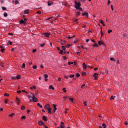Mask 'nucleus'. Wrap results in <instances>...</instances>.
<instances>
[{
  "label": "nucleus",
  "instance_id": "nucleus-1",
  "mask_svg": "<svg viewBox=\"0 0 128 128\" xmlns=\"http://www.w3.org/2000/svg\"><path fill=\"white\" fill-rule=\"evenodd\" d=\"M76 6L75 8H76V10H79L80 11L84 10H82V8H80V6L82 4L80 2H77L76 1L75 2Z\"/></svg>",
  "mask_w": 128,
  "mask_h": 128
},
{
  "label": "nucleus",
  "instance_id": "nucleus-2",
  "mask_svg": "<svg viewBox=\"0 0 128 128\" xmlns=\"http://www.w3.org/2000/svg\"><path fill=\"white\" fill-rule=\"evenodd\" d=\"M58 110V108H56V105H53V112L54 113Z\"/></svg>",
  "mask_w": 128,
  "mask_h": 128
},
{
  "label": "nucleus",
  "instance_id": "nucleus-3",
  "mask_svg": "<svg viewBox=\"0 0 128 128\" xmlns=\"http://www.w3.org/2000/svg\"><path fill=\"white\" fill-rule=\"evenodd\" d=\"M77 12L76 14V16H80V14H81V12H83V10H77Z\"/></svg>",
  "mask_w": 128,
  "mask_h": 128
},
{
  "label": "nucleus",
  "instance_id": "nucleus-4",
  "mask_svg": "<svg viewBox=\"0 0 128 128\" xmlns=\"http://www.w3.org/2000/svg\"><path fill=\"white\" fill-rule=\"evenodd\" d=\"M98 74H94V78L95 80H98Z\"/></svg>",
  "mask_w": 128,
  "mask_h": 128
},
{
  "label": "nucleus",
  "instance_id": "nucleus-5",
  "mask_svg": "<svg viewBox=\"0 0 128 128\" xmlns=\"http://www.w3.org/2000/svg\"><path fill=\"white\" fill-rule=\"evenodd\" d=\"M20 24H26V22H24V20H20Z\"/></svg>",
  "mask_w": 128,
  "mask_h": 128
},
{
  "label": "nucleus",
  "instance_id": "nucleus-6",
  "mask_svg": "<svg viewBox=\"0 0 128 128\" xmlns=\"http://www.w3.org/2000/svg\"><path fill=\"white\" fill-rule=\"evenodd\" d=\"M39 126H45L46 124H44V122H42V121H40L38 123Z\"/></svg>",
  "mask_w": 128,
  "mask_h": 128
},
{
  "label": "nucleus",
  "instance_id": "nucleus-7",
  "mask_svg": "<svg viewBox=\"0 0 128 128\" xmlns=\"http://www.w3.org/2000/svg\"><path fill=\"white\" fill-rule=\"evenodd\" d=\"M16 102L18 105H20V100L18 98H16Z\"/></svg>",
  "mask_w": 128,
  "mask_h": 128
},
{
  "label": "nucleus",
  "instance_id": "nucleus-8",
  "mask_svg": "<svg viewBox=\"0 0 128 128\" xmlns=\"http://www.w3.org/2000/svg\"><path fill=\"white\" fill-rule=\"evenodd\" d=\"M82 15L83 16H86L87 18H88V16H89L88 13V12L83 13L82 14Z\"/></svg>",
  "mask_w": 128,
  "mask_h": 128
},
{
  "label": "nucleus",
  "instance_id": "nucleus-9",
  "mask_svg": "<svg viewBox=\"0 0 128 128\" xmlns=\"http://www.w3.org/2000/svg\"><path fill=\"white\" fill-rule=\"evenodd\" d=\"M44 78H45V82H48V75L45 74Z\"/></svg>",
  "mask_w": 128,
  "mask_h": 128
},
{
  "label": "nucleus",
  "instance_id": "nucleus-10",
  "mask_svg": "<svg viewBox=\"0 0 128 128\" xmlns=\"http://www.w3.org/2000/svg\"><path fill=\"white\" fill-rule=\"evenodd\" d=\"M36 96L34 94H31L29 96V98H33Z\"/></svg>",
  "mask_w": 128,
  "mask_h": 128
},
{
  "label": "nucleus",
  "instance_id": "nucleus-11",
  "mask_svg": "<svg viewBox=\"0 0 128 128\" xmlns=\"http://www.w3.org/2000/svg\"><path fill=\"white\" fill-rule=\"evenodd\" d=\"M33 102H38V98H36V96L34 97V98L32 99Z\"/></svg>",
  "mask_w": 128,
  "mask_h": 128
},
{
  "label": "nucleus",
  "instance_id": "nucleus-12",
  "mask_svg": "<svg viewBox=\"0 0 128 128\" xmlns=\"http://www.w3.org/2000/svg\"><path fill=\"white\" fill-rule=\"evenodd\" d=\"M50 108V104H47L46 106H45V108L46 110H48V108Z\"/></svg>",
  "mask_w": 128,
  "mask_h": 128
},
{
  "label": "nucleus",
  "instance_id": "nucleus-13",
  "mask_svg": "<svg viewBox=\"0 0 128 128\" xmlns=\"http://www.w3.org/2000/svg\"><path fill=\"white\" fill-rule=\"evenodd\" d=\"M60 128H64V123L62 122L61 126H60Z\"/></svg>",
  "mask_w": 128,
  "mask_h": 128
},
{
  "label": "nucleus",
  "instance_id": "nucleus-14",
  "mask_svg": "<svg viewBox=\"0 0 128 128\" xmlns=\"http://www.w3.org/2000/svg\"><path fill=\"white\" fill-rule=\"evenodd\" d=\"M44 36H46V38H50V34L48 33H46L44 34Z\"/></svg>",
  "mask_w": 128,
  "mask_h": 128
},
{
  "label": "nucleus",
  "instance_id": "nucleus-15",
  "mask_svg": "<svg viewBox=\"0 0 128 128\" xmlns=\"http://www.w3.org/2000/svg\"><path fill=\"white\" fill-rule=\"evenodd\" d=\"M48 110V112L49 114H52V108H49Z\"/></svg>",
  "mask_w": 128,
  "mask_h": 128
},
{
  "label": "nucleus",
  "instance_id": "nucleus-16",
  "mask_svg": "<svg viewBox=\"0 0 128 128\" xmlns=\"http://www.w3.org/2000/svg\"><path fill=\"white\" fill-rule=\"evenodd\" d=\"M100 23L102 24L104 26H106V24H104V22L102 20H100Z\"/></svg>",
  "mask_w": 128,
  "mask_h": 128
},
{
  "label": "nucleus",
  "instance_id": "nucleus-17",
  "mask_svg": "<svg viewBox=\"0 0 128 128\" xmlns=\"http://www.w3.org/2000/svg\"><path fill=\"white\" fill-rule=\"evenodd\" d=\"M16 80H20L22 78V76L20 75H18L17 76H16Z\"/></svg>",
  "mask_w": 128,
  "mask_h": 128
},
{
  "label": "nucleus",
  "instance_id": "nucleus-18",
  "mask_svg": "<svg viewBox=\"0 0 128 128\" xmlns=\"http://www.w3.org/2000/svg\"><path fill=\"white\" fill-rule=\"evenodd\" d=\"M48 6H50L53 4V2H48Z\"/></svg>",
  "mask_w": 128,
  "mask_h": 128
},
{
  "label": "nucleus",
  "instance_id": "nucleus-19",
  "mask_svg": "<svg viewBox=\"0 0 128 128\" xmlns=\"http://www.w3.org/2000/svg\"><path fill=\"white\" fill-rule=\"evenodd\" d=\"M43 120H44V122H48V118H46V116H43Z\"/></svg>",
  "mask_w": 128,
  "mask_h": 128
},
{
  "label": "nucleus",
  "instance_id": "nucleus-20",
  "mask_svg": "<svg viewBox=\"0 0 128 128\" xmlns=\"http://www.w3.org/2000/svg\"><path fill=\"white\" fill-rule=\"evenodd\" d=\"M98 44H99V46H102V44H104V42H102V41H99L98 42Z\"/></svg>",
  "mask_w": 128,
  "mask_h": 128
},
{
  "label": "nucleus",
  "instance_id": "nucleus-21",
  "mask_svg": "<svg viewBox=\"0 0 128 128\" xmlns=\"http://www.w3.org/2000/svg\"><path fill=\"white\" fill-rule=\"evenodd\" d=\"M30 88V90H33L34 89V90H36V86H34L33 87H31Z\"/></svg>",
  "mask_w": 128,
  "mask_h": 128
},
{
  "label": "nucleus",
  "instance_id": "nucleus-22",
  "mask_svg": "<svg viewBox=\"0 0 128 128\" xmlns=\"http://www.w3.org/2000/svg\"><path fill=\"white\" fill-rule=\"evenodd\" d=\"M76 36H69L68 40H72V38H74Z\"/></svg>",
  "mask_w": 128,
  "mask_h": 128
},
{
  "label": "nucleus",
  "instance_id": "nucleus-23",
  "mask_svg": "<svg viewBox=\"0 0 128 128\" xmlns=\"http://www.w3.org/2000/svg\"><path fill=\"white\" fill-rule=\"evenodd\" d=\"M50 90H54V86H50Z\"/></svg>",
  "mask_w": 128,
  "mask_h": 128
},
{
  "label": "nucleus",
  "instance_id": "nucleus-24",
  "mask_svg": "<svg viewBox=\"0 0 128 128\" xmlns=\"http://www.w3.org/2000/svg\"><path fill=\"white\" fill-rule=\"evenodd\" d=\"M21 110H26V106H22V107H21Z\"/></svg>",
  "mask_w": 128,
  "mask_h": 128
},
{
  "label": "nucleus",
  "instance_id": "nucleus-25",
  "mask_svg": "<svg viewBox=\"0 0 128 128\" xmlns=\"http://www.w3.org/2000/svg\"><path fill=\"white\" fill-rule=\"evenodd\" d=\"M60 54H62V56H64V50H60Z\"/></svg>",
  "mask_w": 128,
  "mask_h": 128
},
{
  "label": "nucleus",
  "instance_id": "nucleus-26",
  "mask_svg": "<svg viewBox=\"0 0 128 128\" xmlns=\"http://www.w3.org/2000/svg\"><path fill=\"white\" fill-rule=\"evenodd\" d=\"M38 106H39V108H42V106L40 105V103L38 104Z\"/></svg>",
  "mask_w": 128,
  "mask_h": 128
},
{
  "label": "nucleus",
  "instance_id": "nucleus-27",
  "mask_svg": "<svg viewBox=\"0 0 128 128\" xmlns=\"http://www.w3.org/2000/svg\"><path fill=\"white\" fill-rule=\"evenodd\" d=\"M24 14H30V12L28 10H26L24 12Z\"/></svg>",
  "mask_w": 128,
  "mask_h": 128
},
{
  "label": "nucleus",
  "instance_id": "nucleus-28",
  "mask_svg": "<svg viewBox=\"0 0 128 128\" xmlns=\"http://www.w3.org/2000/svg\"><path fill=\"white\" fill-rule=\"evenodd\" d=\"M87 66H86V65H85V66H84V70H86Z\"/></svg>",
  "mask_w": 128,
  "mask_h": 128
},
{
  "label": "nucleus",
  "instance_id": "nucleus-29",
  "mask_svg": "<svg viewBox=\"0 0 128 128\" xmlns=\"http://www.w3.org/2000/svg\"><path fill=\"white\" fill-rule=\"evenodd\" d=\"M8 44H10V46H12V42L9 41L8 43Z\"/></svg>",
  "mask_w": 128,
  "mask_h": 128
},
{
  "label": "nucleus",
  "instance_id": "nucleus-30",
  "mask_svg": "<svg viewBox=\"0 0 128 128\" xmlns=\"http://www.w3.org/2000/svg\"><path fill=\"white\" fill-rule=\"evenodd\" d=\"M66 46L67 48H70V46H72V44H69L67 45Z\"/></svg>",
  "mask_w": 128,
  "mask_h": 128
},
{
  "label": "nucleus",
  "instance_id": "nucleus-31",
  "mask_svg": "<svg viewBox=\"0 0 128 128\" xmlns=\"http://www.w3.org/2000/svg\"><path fill=\"white\" fill-rule=\"evenodd\" d=\"M8 16V14L6 12H4V18H7Z\"/></svg>",
  "mask_w": 128,
  "mask_h": 128
},
{
  "label": "nucleus",
  "instance_id": "nucleus-32",
  "mask_svg": "<svg viewBox=\"0 0 128 128\" xmlns=\"http://www.w3.org/2000/svg\"><path fill=\"white\" fill-rule=\"evenodd\" d=\"M69 100H70V102H74V98H70L69 99Z\"/></svg>",
  "mask_w": 128,
  "mask_h": 128
},
{
  "label": "nucleus",
  "instance_id": "nucleus-33",
  "mask_svg": "<svg viewBox=\"0 0 128 128\" xmlns=\"http://www.w3.org/2000/svg\"><path fill=\"white\" fill-rule=\"evenodd\" d=\"M73 20H74V22H78V19H74Z\"/></svg>",
  "mask_w": 128,
  "mask_h": 128
},
{
  "label": "nucleus",
  "instance_id": "nucleus-34",
  "mask_svg": "<svg viewBox=\"0 0 128 128\" xmlns=\"http://www.w3.org/2000/svg\"><path fill=\"white\" fill-rule=\"evenodd\" d=\"M22 68H26V64H23Z\"/></svg>",
  "mask_w": 128,
  "mask_h": 128
},
{
  "label": "nucleus",
  "instance_id": "nucleus-35",
  "mask_svg": "<svg viewBox=\"0 0 128 128\" xmlns=\"http://www.w3.org/2000/svg\"><path fill=\"white\" fill-rule=\"evenodd\" d=\"M93 46H94L95 48H98V45L97 44H96Z\"/></svg>",
  "mask_w": 128,
  "mask_h": 128
},
{
  "label": "nucleus",
  "instance_id": "nucleus-36",
  "mask_svg": "<svg viewBox=\"0 0 128 128\" xmlns=\"http://www.w3.org/2000/svg\"><path fill=\"white\" fill-rule=\"evenodd\" d=\"M14 114H12L10 115V118H14Z\"/></svg>",
  "mask_w": 128,
  "mask_h": 128
},
{
  "label": "nucleus",
  "instance_id": "nucleus-37",
  "mask_svg": "<svg viewBox=\"0 0 128 128\" xmlns=\"http://www.w3.org/2000/svg\"><path fill=\"white\" fill-rule=\"evenodd\" d=\"M34 70H36L38 68V66H33Z\"/></svg>",
  "mask_w": 128,
  "mask_h": 128
},
{
  "label": "nucleus",
  "instance_id": "nucleus-38",
  "mask_svg": "<svg viewBox=\"0 0 128 128\" xmlns=\"http://www.w3.org/2000/svg\"><path fill=\"white\" fill-rule=\"evenodd\" d=\"M45 46H46V44H40V46H42V48H44Z\"/></svg>",
  "mask_w": 128,
  "mask_h": 128
},
{
  "label": "nucleus",
  "instance_id": "nucleus-39",
  "mask_svg": "<svg viewBox=\"0 0 128 128\" xmlns=\"http://www.w3.org/2000/svg\"><path fill=\"white\" fill-rule=\"evenodd\" d=\"M15 4H20V2H18V0H16L15 1Z\"/></svg>",
  "mask_w": 128,
  "mask_h": 128
},
{
  "label": "nucleus",
  "instance_id": "nucleus-40",
  "mask_svg": "<svg viewBox=\"0 0 128 128\" xmlns=\"http://www.w3.org/2000/svg\"><path fill=\"white\" fill-rule=\"evenodd\" d=\"M69 78H74V75L72 74L70 76H69Z\"/></svg>",
  "mask_w": 128,
  "mask_h": 128
},
{
  "label": "nucleus",
  "instance_id": "nucleus-41",
  "mask_svg": "<svg viewBox=\"0 0 128 128\" xmlns=\"http://www.w3.org/2000/svg\"><path fill=\"white\" fill-rule=\"evenodd\" d=\"M86 72H83L82 73V76H86Z\"/></svg>",
  "mask_w": 128,
  "mask_h": 128
},
{
  "label": "nucleus",
  "instance_id": "nucleus-42",
  "mask_svg": "<svg viewBox=\"0 0 128 128\" xmlns=\"http://www.w3.org/2000/svg\"><path fill=\"white\" fill-rule=\"evenodd\" d=\"M110 60L111 62H116V60H114V58H111Z\"/></svg>",
  "mask_w": 128,
  "mask_h": 128
},
{
  "label": "nucleus",
  "instance_id": "nucleus-43",
  "mask_svg": "<svg viewBox=\"0 0 128 128\" xmlns=\"http://www.w3.org/2000/svg\"><path fill=\"white\" fill-rule=\"evenodd\" d=\"M62 48L64 50H66V48L64 46H62Z\"/></svg>",
  "mask_w": 128,
  "mask_h": 128
},
{
  "label": "nucleus",
  "instance_id": "nucleus-44",
  "mask_svg": "<svg viewBox=\"0 0 128 128\" xmlns=\"http://www.w3.org/2000/svg\"><path fill=\"white\" fill-rule=\"evenodd\" d=\"M116 96H111V100H114V98H116Z\"/></svg>",
  "mask_w": 128,
  "mask_h": 128
},
{
  "label": "nucleus",
  "instance_id": "nucleus-45",
  "mask_svg": "<svg viewBox=\"0 0 128 128\" xmlns=\"http://www.w3.org/2000/svg\"><path fill=\"white\" fill-rule=\"evenodd\" d=\"M4 102H5V104H8V100L6 99V100H4Z\"/></svg>",
  "mask_w": 128,
  "mask_h": 128
},
{
  "label": "nucleus",
  "instance_id": "nucleus-46",
  "mask_svg": "<svg viewBox=\"0 0 128 128\" xmlns=\"http://www.w3.org/2000/svg\"><path fill=\"white\" fill-rule=\"evenodd\" d=\"M4 96H10V94H8L6 93V94H4Z\"/></svg>",
  "mask_w": 128,
  "mask_h": 128
},
{
  "label": "nucleus",
  "instance_id": "nucleus-47",
  "mask_svg": "<svg viewBox=\"0 0 128 128\" xmlns=\"http://www.w3.org/2000/svg\"><path fill=\"white\" fill-rule=\"evenodd\" d=\"M102 126L104 128H106V124H102Z\"/></svg>",
  "mask_w": 128,
  "mask_h": 128
},
{
  "label": "nucleus",
  "instance_id": "nucleus-48",
  "mask_svg": "<svg viewBox=\"0 0 128 128\" xmlns=\"http://www.w3.org/2000/svg\"><path fill=\"white\" fill-rule=\"evenodd\" d=\"M76 78H80V74H76Z\"/></svg>",
  "mask_w": 128,
  "mask_h": 128
},
{
  "label": "nucleus",
  "instance_id": "nucleus-49",
  "mask_svg": "<svg viewBox=\"0 0 128 128\" xmlns=\"http://www.w3.org/2000/svg\"><path fill=\"white\" fill-rule=\"evenodd\" d=\"M112 30H108V34H112Z\"/></svg>",
  "mask_w": 128,
  "mask_h": 128
},
{
  "label": "nucleus",
  "instance_id": "nucleus-50",
  "mask_svg": "<svg viewBox=\"0 0 128 128\" xmlns=\"http://www.w3.org/2000/svg\"><path fill=\"white\" fill-rule=\"evenodd\" d=\"M62 90L64 92H66V88H63Z\"/></svg>",
  "mask_w": 128,
  "mask_h": 128
},
{
  "label": "nucleus",
  "instance_id": "nucleus-51",
  "mask_svg": "<svg viewBox=\"0 0 128 128\" xmlns=\"http://www.w3.org/2000/svg\"><path fill=\"white\" fill-rule=\"evenodd\" d=\"M26 116H23L22 117V120H26Z\"/></svg>",
  "mask_w": 128,
  "mask_h": 128
},
{
  "label": "nucleus",
  "instance_id": "nucleus-52",
  "mask_svg": "<svg viewBox=\"0 0 128 128\" xmlns=\"http://www.w3.org/2000/svg\"><path fill=\"white\" fill-rule=\"evenodd\" d=\"M68 108H66V110H65V114H68Z\"/></svg>",
  "mask_w": 128,
  "mask_h": 128
},
{
  "label": "nucleus",
  "instance_id": "nucleus-53",
  "mask_svg": "<svg viewBox=\"0 0 128 128\" xmlns=\"http://www.w3.org/2000/svg\"><path fill=\"white\" fill-rule=\"evenodd\" d=\"M84 104L86 106H88V104L86 102H84Z\"/></svg>",
  "mask_w": 128,
  "mask_h": 128
},
{
  "label": "nucleus",
  "instance_id": "nucleus-54",
  "mask_svg": "<svg viewBox=\"0 0 128 128\" xmlns=\"http://www.w3.org/2000/svg\"><path fill=\"white\" fill-rule=\"evenodd\" d=\"M79 48H82L84 50V46H79Z\"/></svg>",
  "mask_w": 128,
  "mask_h": 128
},
{
  "label": "nucleus",
  "instance_id": "nucleus-55",
  "mask_svg": "<svg viewBox=\"0 0 128 128\" xmlns=\"http://www.w3.org/2000/svg\"><path fill=\"white\" fill-rule=\"evenodd\" d=\"M40 68H44V66L43 64H42V65L40 66Z\"/></svg>",
  "mask_w": 128,
  "mask_h": 128
},
{
  "label": "nucleus",
  "instance_id": "nucleus-56",
  "mask_svg": "<svg viewBox=\"0 0 128 128\" xmlns=\"http://www.w3.org/2000/svg\"><path fill=\"white\" fill-rule=\"evenodd\" d=\"M5 50H4V48H3V49H2V50H1V52H4Z\"/></svg>",
  "mask_w": 128,
  "mask_h": 128
},
{
  "label": "nucleus",
  "instance_id": "nucleus-57",
  "mask_svg": "<svg viewBox=\"0 0 128 128\" xmlns=\"http://www.w3.org/2000/svg\"><path fill=\"white\" fill-rule=\"evenodd\" d=\"M3 10H6V8H4V7H2V8Z\"/></svg>",
  "mask_w": 128,
  "mask_h": 128
},
{
  "label": "nucleus",
  "instance_id": "nucleus-58",
  "mask_svg": "<svg viewBox=\"0 0 128 128\" xmlns=\"http://www.w3.org/2000/svg\"><path fill=\"white\" fill-rule=\"evenodd\" d=\"M12 80H16V76L12 78Z\"/></svg>",
  "mask_w": 128,
  "mask_h": 128
},
{
  "label": "nucleus",
  "instance_id": "nucleus-59",
  "mask_svg": "<svg viewBox=\"0 0 128 128\" xmlns=\"http://www.w3.org/2000/svg\"><path fill=\"white\" fill-rule=\"evenodd\" d=\"M101 36H104V32H102V30H101Z\"/></svg>",
  "mask_w": 128,
  "mask_h": 128
},
{
  "label": "nucleus",
  "instance_id": "nucleus-60",
  "mask_svg": "<svg viewBox=\"0 0 128 128\" xmlns=\"http://www.w3.org/2000/svg\"><path fill=\"white\" fill-rule=\"evenodd\" d=\"M17 93L18 94H22V91H20V90L18 91Z\"/></svg>",
  "mask_w": 128,
  "mask_h": 128
},
{
  "label": "nucleus",
  "instance_id": "nucleus-61",
  "mask_svg": "<svg viewBox=\"0 0 128 128\" xmlns=\"http://www.w3.org/2000/svg\"><path fill=\"white\" fill-rule=\"evenodd\" d=\"M33 52H34H34H36V50H34Z\"/></svg>",
  "mask_w": 128,
  "mask_h": 128
},
{
  "label": "nucleus",
  "instance_id": "nucleus-62",
  "mask_svg": "<svg viewBox=\"0 0 128 128\" xmlns=\"http://www.w3.org/2000/svg\"><path fill=\"white\" fill-rule=\"evenodd\" d=\"M110 0H108V5H110Z\"/></svg>",
  "mask_w": 128,
  "mask_h": 128
},
{
  "label": "nucleus",
  "instance_id": "nucleus-63",
  "mask_svg": "<svg viewBox=\"0 0 128 128\" xmlns=\"http://www.w3.org/2000/svg\"><path fill=\"white\" fill-rule=\"evenodd\" d=\"M64 78H65L66 80H68V76H64Z\"/></svg>",
  "mask_w": 128,
  "mask_h": 128
},
{
  "label": "nucleus",
  "instance_id": "nucleus-64",
  "mask_svg": "<svg viewBox=\"0 0 128 128\" xmlns=\"http://www.w3.org/2000/svg\"><path fill=\"white\" fill-rule=\"evenodd\" d=\"M43 128H48V126H46V125H44V126H43Z\"/></svg>",
  "mask_w": 128,
  "mask_h": 128
}]
</instances>
